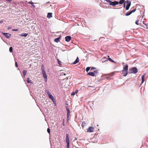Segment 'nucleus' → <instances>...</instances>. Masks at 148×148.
Segmentation results:
<instances>
[{
	"mask_svg": "<svg viewBox=\"0 0 148 148\" xmlns=\"http://www.w3.org/2000/svg\"><path fill=\"white\" fill-rule=\"evenodd\" d=\"M128 65L127 64L123 67V69L122 71L123 74L124 76H126L128 73Z\"/></svg>",
	"mask_w": 148,
	"mask_h": 148,
	"instance_id": "obj_1",
	"label": "nucleus"
},
{
	"mask_svg": "<svg viewBox=\"0 0 148 148\" xmlns=\"http://www.w3.org/2000/svg\"><path fill=\"white\" fill-rule=\"evenodd\" d=\"M45 92L48 95L49 98L51 99L53 102H54V101H55V100L53 97L51 95V93H50L48 90H45Z\"/></svg>",
	"mask_w": 148,
	"mask_h": 148,
	"instance_id": "obj_2",
	"label": "nucleus"
},
{
	"mask_svg": "<svg viewBox=\"0 0 148 148\" xmlns=\"http://www.w3.org/2000/svg\"><path fill=\"white\" fill-rule=\"evenodd\" d=\"M138 72V70L135 67H134L130 69L129 70V73H136Z\"/></svg>",
	"mask_w": 148,
	"mask_h": 148,
	"instance_id": "obj_3",
	"label": "nucleus"
},
{
	"mask_svg": "<svg viewBox=\"0 0 148 148\" xmlns=\"http://www.w3.org/2000/svg\"><path fill=\"white\" fill-rule=\"evenodd\" d=\"M66 141L67 143L66 148H69L70 143L69 140V135L68 134H66Z\"/></svg>",
	"mask_w": 148,
	"mask_h": 148,
	"instance_id": "obj_4",
	"label": "nucleus"
},
{
	"mask_svg": "<svg viewBox=\"0 0 148 148\" xmlns=\"http://www.w3.org/2000/svg\"><path fill=\"white\" fill-rule=\"evenodd\" d=\"M94 128L92 127H89L88 129H86L87 132H94Z\"/></svg>",
	"mask_w": 148,
	"mask_h": 148,
	"instance_id": "obj_5",
	"label": "nucleus"
},
{
	"mask_svg": "<svg viewBox=\"0 0 148 148\" xmlns=\"http://www.w3.org/2000/svg\"><path fill=\"white\" fill-rule=\"evenodd\" d=\"M119 2L116 1H115L113 2H110V5L113 6H114L118 4Z\"/></svg>",
	"mask_w": 148,
	"mask_h": 148,
	"instance_id": "obj_6",
	"label": "nucleus"
},
{
	"mask_svg": "<svg viewBox=\"0 0 148 148\" xmlns=\"http://www.w3.org/2000/svg\"><path fill=\"white\" fill-rule=\"evenodd\" d=\"M42 73L43 75V77L45 79H47V76L46 74V73L45 72V71L42 69Z\"/></svg>",
	"mask_w": 148,
	"mask_h": 148,
	"instance_id": "obj_7",
	"label": "nucleus"
},
{
	"mask_svg": "<svg viewBox=\"0 0 148 148\" xmlns=\"http://www.w3.org/2000/svg\"><path fill=\"white\" fill-rule=\"evenodd\" d=\"M2 34L3 35L5 36L7 38H10L11 34L9 33H2Z\"/></svg>",
	"mask_w": 148,
	"mask_h": 148,
	"instance_id": "obj_8",
	"label": "nucleus"
},
{
	"mask_svg": "<svg viewBox=\"0 0 148 148\" xmlns=\"http://www.w3.org/2000/svg\"><path fill=\"white\" fill-rule=\"evenodd\" d=\"M136 10V9H134V10H132V11L128 12L125 15L126 16H128L130 15L132 13L134 12Z\"/></svg>",
	"mask_w": 148,
	"mask_h": 148,
	"instance_id": "obj_9",
	"label": "nucleus"
},
{
	"mask_svg": "<svg viewBox=\"0 0 148 148\" xmlns=\"http://www.w3.org/2000/svg\"><path fill=\"white\" fill-rule=\"evenodd\" d=\"M71 39V37L70 36H67L65 37V39L66 41L69 42Z\"/></svg>",
	"mask_w": 148,
	"mask_h": 148,
	"instance_id": "obj_10",
	"label": "nucleus"
},
{
	"mask_svg": "<svg viewBox=\"0 0 148 148\" xmlns=\"http://www.w3.org/2000/svg\"><path fill=\"white\" fill-rule=\"evenodd\" d=\"M57 61L58 63L59 64V66L60 67H62V66L63 63L62 62H61V61H60L59 60V59H58L57 60Z\"/></svg>",
	"mask_w": 148,
	"mask_h": 148,
	"instance_id": "obj_11",
	"label": "nucleus"
},
{
	"mask_svg": "<svg viewBox=\"0 0 148 148\" xmlns=\"http://www.w3.org/2000/svg\"><path fill=\"white\" fill-rule=\"evenodd\" d=\"M52 17V13L49 12L47 14V17L48 18H50Z\"/></svg>",
	"mask_w": 148,
	"mask_h": 148,
	"instance_id": "obj_12",
	"label": "nucleus"
},
{
	"mask_svg": "<svg viewBox=\"0 0 148 148\" xmlns=\"http://www.w3.org/2000/svg\"><path fill=\"white\" fill-rule=\"evenodd\" d=\"M86 125V122L85 121L82 122V127L83 129Z\"/></svg>",
	"mask_w": 148,
	"mask_h": 148,
	"instance_id": "obj_13",
	"label": "nucleus"
},
{
	"mask_svg": "<svg viewBox=\"0 0 148 148\" xmlns=\"http://www.w3.org/2000/svg\"><path fill=\"white\" fill-rule=\"evenodd\" d=\"M88 75L92 76H94L95 75V74L92 72H90L88 73Z\"/></svg>",
	"mask_w": 148,
	"mask_h": 148,
	"instance_id": "obj_14",
	"label": "nucleus"
},
{
	"mask_svg": "<svg viewBox=\"0 0 148 148\" xmlns=\"http://www.w3.org/2000/svg\"><path fill=\"white\" fill-rule=\"evenodd\" d=\"M79 59L78 57L77 58L76 60L73 63V64H75L79 62Z\"/></svg>",
	"mask_w": 148,
	"mask_h": 148,
	"instance_id": "obj_15",
	"label": "nucleus"
},
{
	"mask_svg": "<svg viewBox=\"0 0 148 148\" xmlns=\"http://www.w3.org/2000/svg\"><path fill=\"white\" fill-rule=\"evenodd\" d=\"M60 37H59L54 39V41L56 42H58L60 41Z\"/></svg>",
	"mask_w": 148,
	"mask_h": 148,
	"instance_id": "obj_16",
	"label": "nucleus"
},
{
	"mask_svg": "<svg viewBox=\"0 0 148 148\" xmlns=\"http://www.w3.org/2000/svg\"><path fill=\"white\" fill-rule=\"evenodd\" d=\"M118 72V71L113 72H112L111 73H109V75L110 76H113L114 75V74H115V73L117 72Z\"/></svg>",
	"mask_w": 148,
	"mask_h": 148,
	"instance_id": "obj_17",
	"label": "nucleus"
},
{
	"mask_svg": "<svg viewBox=\"0 0 148 148\" xmlns=\"http://www.w3.org/2000/svg\"><path fill=\"white\" fill-rule=\"evenodd\" d=\"M28 35V34L26 33H23L21 35H19L22 36H24L25 37H26Z\"/></svg>",
	"mask_w": 148,
	"mask_h": 148,
	"instance_id": "obj_18",
	"label": "nucleus"
},
{
	"mask_svg": "<svg viewBox=\"0 0 148 148\" xmlns=\"http://www.w3.org/2000/svg\"><path fill=\"white\" fill-rule=\"evenodd\" d=\"M145 76V74L142 75V77H141L142 80V82H141L142 83H143V82H144Z\"/></svg>",
	"mask_w": 148,
	"mask_h": 148,
	"instance_id": "obj_19",
	"label": "nucleus"
},
{
	"mask_svg": "<svg viewBox=\"0 0 148 148\" xmlns=\"http://www.w3.org/2000/svg\"><path fill=\"white\" fill-rule=\"evenodd\" d=\"M131 5L130 4V3L129 4H128L127 5L126 7V10H129V8L130 6Z\"/></svg>",
	"mask_w": 148,
	"mask_h": 148,
	"instance_id": "obj_20",
	"label": "nucleus"
},
{
	"mask_svg": "<svg viewBox=\"0 0 148 148\" xmlns=\"http://www.w3.org/2000/svg\"><path fill=\"white\" fill-rule=\"evenodd\" d=\"M28 3L32 4V6H33V8H35V6L34 4V3L33 2H32V1H30L28 2Z\"/></svg>",
	"mask_w": 148,
	"mask_h": 148,
	"instance_id": "obj_21",
	"label": "nucleus"
},
{
	"mask_svg": "<svg viewBox=\"0 0 148 148\" xmlns=\"http://www.w3.org/2000/svg\"><path fill=\"white\" fill-rule=\"evenodd\" d=\"M27 72V71L26 70H24L23 71V73L24 77H25L26 75Z\"/></svg>",
	"mask_w": 148,
	"mask_h": 148,
	"instance_id": "obj_22",
	"label": "nucleus"
},
{
	"mask_svg": "<svg viewBox=\"0 0 148 148\" xmlns=\"http://www.w3.org/2000/svg\"><path fill=\"white\" fill-rule=\"evenodd\" d=\"M78 92V90H77L75 92H73L71 93V95H75L76 94L77 92Z\"/></svg>",
	"mask_w": 148,
	"mask_h": 148,
	"instance_id": "obj_23",
	"label": "nucleus"
},
{
	"mask_svg": "<svg viewBox=\"0 0 148 148\" xmlns=\"http://www.w3.org/2000/svg\"><path fill=\"white\" fill-rule=\"evenodd\" d=\"M125 1V0H120L119 2V3L122 4Z\"/></svg>",
	"mask_w": 148,
	"mask_h": 148,
	"instance_id": "obj_24",
	"label": "nucleus"
},
{
	"mask_svg": "<svg viewBox=\"0 0 148 148\" xmlns=\"http://www.w3.org/2000/svg\"><path fill=\"white\" fill-rule=\"evenodd\" d=\"M108 60H109L111 62H112L114 63H116V62L114 61L113 60H112L111 58H108Z\"/></svg>",
	"mask_w": 148,
	"mask_h": 148,
	"instance_id": "obj_25",
	"label": "nucleus"
},
{
	"mask_svg": "<svg viewBox=\"0 0 148 148\" xmlns=\"http://www.w3.org/2000/svg\"><path fill=\"white\" fill-rule=\"evenodd\" d=\"M66 110L67 111V114H70V110L69 109V108L68 107L66 108Z\"/></svg>",
	"mask_w": 148,
	"mask_h": 148,
	"instance_id": "obj_26",
	"label": "nucleus"
},
{
	"mask_svg": "<svg viewBox=\"0 0 148 148\" xmlns=\"http://www.w3.org/2000/svg\"><path fill=\"white\" fill-rule=\"evenodd\" d=\"M27 83H31L32 82L31 80H30L29 78H27Z\"/></svg>",
	"mask_w": 148,
	"mask_h": 148,
	"instance_id": "obj_27",
	"label": "nucleus"
},
{
	"mask_svg": "<svg viewBox=\"0 0 148 148\" xmlns=\"http://www.w3.org/2000/svg\"><path fill=\"white\" fill-rule=\"evenodd\" d=\"M70 114H67V120L68 121L69 120V118L70 117Z\"/></svg>",
	"mask_w": 148,
	"mask_h": 148,
	"instance_id": "obj_28",
	"label": "nucleus"
},
{
	"mask_svg": "<svg viewBox=\"0 0 148 148\" xmlns=\"http://www.w3.org/2000/svg\"><path fill=\"white\" fill-rule=\"evenodd\" d=\"M13 51V48L12 47H10L9 48V51L10 52H12Z\"/></svg>",
	"mask_w": 148,
	"mask_h": 148,
	"instance_id": "obj_29",
	"label": "nucleus"
},
{
	"mask_svg": "<svg viewBox=\"0 0 148 148\" xmlns=\"http://www.w3.org/2000/svg\"><path fill=\"white\" fill-rule=\"evenodd\" d=\"M90 67H87L86 69V71L87 72H88L90 69Z\"/></svg>",
	"mask_w": 148,
	"mask_h": 148,
	"instance_id": "obj_30",
	"label": "nucleus"
},
{
	"mask_svg": "<svg viewBox=\"0 0 148 148\" xmlns=\"http://www.w3.org/2000/svg\"><path fill=\"white\" fill-rule=\"evenodd\" d=\"M47 132L49 134L50 133V128H48L47 129Z\"/></svg>",
	"mask_w": 148,
	"mask_h": 148,
	"instance_id": "obj_31",
	"label": "nucleus"
},
{
	"mask_svg": "<svg viewBox=\"0 0 148 148\" xmlns=\"http://www.w3.org/2000/svg\"><path fill=\"white\" fill-rule=\"evenodd\" d=\"M138 22V20H136L135 22L136 24L137 25H139Z\"/></svg>",
	"mask_w": 148,
	"mask_h": 148,
	"instance_id": "obj_32",
	"label": "nucleus"
},
{
	"mask_svg": "<svg viewBox=\"0 0 148 148\" xmlns=\"http://www.w3.org/2000/svg\"><path fill=\"white\" fill-rule=\"evenodd\" d=\"M143 23L146 26V28L147 29H148V27H147V25L145 23H144V21H143Z\"/></svg>",
	"mask_w": 148,
	"mask_h": 148,
	"instance_id": "obj_33",
	"label": "nucleus"
},
{
	"mask_svg": "<svg viewBox=\"0 0 148 148\" xmlns=\"http://www.w3.org/2000/svg\"><path fill=\"white\" fill-rule=\"evenodd\" d=\"M126 3H127L128 4H129L130 3V4H131V2L128 0H127L126 1Z\"/></svg>",
	"mask_w": 148,
	"mask_h": 148,
	"instance_id": "obj_34",
	"label": "nucleus"
},
{
	"mask_svg": "<svg viewBox=\"0 0 148 148\" xmlns=\"http://www.w3.org/2000/svg\"><path fill=\"white\" fill-rule=\"evenodd\" d=\"M93 73L95 74H97L98 73L97 71V70H95V71H94Z\"/></svg>",
	"mask_w": 148,
	"mask_h": 148,
	"instance_id": "obj_35",
	"label": "nucleus"
},
{
	"mask_svg": "<svg viewBox=\"0 0 148 148\" xmlns=\"http://www.w3.org/2000/svg\"><path fill=\"white\" fill-rule=\"evenodd\" d=\"M66 75L65 73H62L60 75L63 76V75Z\"/></svg>",
	"mask_w": 148,
	"mask_h": 148,
	"instance_id": "obj_36",
	"label": "nucleus"
},
{
	"mask_svg": "<svg viewBox=\"0 0 148 148\" xmlns=\"http://www.w3.org/2000/svg\"><path fill=\"white\" fill-rule=\"evenodd\" d=\"M15 65L16 67H18V64L17 62H16L15 63Z\"/></svg>",
	"mask_w": 148,
	"mask_h": 148,
	"instance_id": "obj_37",
	"label": "nucleus"
},
{
	"mask_svg": "<svg viewBox=\"0 0 148 148\" xmlns=\"http://www.w3.org/2000/svg\"><path fill=\"white\" fill-rule=\"evenodd\" d=\"M107 2H109L110 3V2H112V1H110V0H105Z\"/></svg>",
	"mask_w": 148,
	"mask_h": 148,
	"instance_id": "obj_38",
	"label": "nucleus"
},
{
	"mask_svg": "<svg viewBox=\"0 0 148 148\" xmlns=\"http://www.w3.org/2000/svg\"><path fill=\"white\" fill-rule=\"evenodd\" d=\"M18 31V29H14L12 30V31Z\"/></svg>",
	"mask_w": 148,
	"mask_h": 148,
	"instance_id": "obj_39",
	"label": "nucleus"
},
{
	"mask_svg": "<svg viewBox=\"0 0 148 148\" xmlns=\"http://www.w3.org/2000/svg\"><path fill=\"white\" fill-rule=\"evenodd\" d=\"M96 69V68H95V67H93L92 68H91V70H93L94 69Z\"/></svg>",
	"mask_w": 148,
	"mask_h": 148,
	"instance_id": "obj_40",
	"label": "nucleus"
},
{
	"mask_svg": "<svg viewBox=\"0 0 148 148\" xmlns=\"http://www.w3.org/2000/svg\"><path fill=\"white\" fill-rule=\"evenodd\" d=\"M3 22V21H0V23H1Z\"/></svg>",
	"mask_w": 148,
	"mask_h": 148,
	"instance_id": "obj_41",
	"label": "nucleus"
},
{
	"mask_svg": "<svg viewBox=\"0 0 148 148\" xmlns=\"http://www.w3.org/2000/svg\"><path fill=\"white\" fill-rule=\"evenodd\" d=\"M7 1H8L9 2H11V0H6Z\"/></svg>",
	"mask_w": 148,
	"mask_h": 148,
	"instance_id": "obj_42",
	"label": "nucleus"
},
{
	"mask_svg": "<svg viewBox=\"0 0 148 148\" xmlns=\"http://www.w3.org/2000/svg\"><path fill=\"white\" fill-rule=\"evenodd\" d=\"M125 6V3H124V8Z\"/></svg>",
	"mask_w": 148,
	"mask_h": 148,
	"instance_id": "obj_43",
	"label": "nucleus"
},
{
	"mask_svg": "<svg viewBox=\"0 0 148 148\" xmlns=\"http://www.w3.org/2000/svg\"><path fill=\"white\" fill-rule=\"evenodd\" d=\"M109 57V56H108V57Z\"/></svg>",
	"mask_w": 148,
	"mask_h": 148,
	"instance_id": "obj_44",
	"label": "nucleus"
},
{
	"mask_svg": "<svg viewBox=\"0 0 148 148\" xmlns=\"http://www.w3.org/2000/svg\"><path fill=\"white\" fill-rule=\"evenodd\" d=\"M49 2H48L47 3H49Z\"/></svg>",
	"mask_w": 148,
	"mask_h": 148,
	"instance_id": "obj_45",
	"label": "nucleus"
},
{
	"mask_svg": "<svg viewBox=\"0 0 148 148\" xmlns=\"http://www.w3.org/2000/svg\"><path fill=\"white\" fill-rule=\"evenodd\" d=\"M10 27H9V28L8 29H10Z\"/></svg>",
	"mask_w": 148,
	"mask_h": 148,
	"instance_id": "obj_46",
	"label": "nucleus"
},
{
	"mask_svg": "<svg viewBox=\"0 0 148 148\" xmlns=\"http://www.w3.org/2000/svg\"><path fill=\"white\" fill-rule=\"evenodd\" d=\"M10 27H9V28L8 29H10Z\"/></svg>",
	"mask_w": 148,
	"mask_h": 148,
	"instance_id": "obj_47",
	"label": "nucleus"
}]
</instances>
